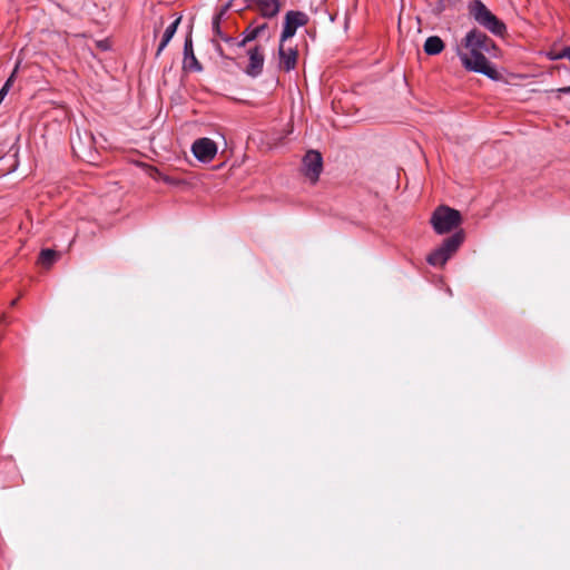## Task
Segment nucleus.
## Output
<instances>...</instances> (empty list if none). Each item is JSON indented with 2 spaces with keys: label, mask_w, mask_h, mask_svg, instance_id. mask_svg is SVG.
<instances>
[{
  "label": "nucleus",
  "mask_w": 570,
  "mask_h": 570,
  "mask_svg": "<svg viewBox=\"0 0 570 570\" xmlns=\"http://www.w3.org/2000/svg\"><path fill=\"white\" fill-rule=\"evenodd\" d=\"M463 48L466 49L469 53L464 52L459 45L455 46V53L466 71L481 73L494 81L501 78L497 68L485 57L484 53L487 52L484 50L475 46Z\"/></svg>",
  "instance_id": "1"
},
{
  "label": "nucleus",
  "mask_w": 570,
  "mask_h": 570,
  "mask_svg": "<svg viewBox=\"0 0 570 570\" xmlns=\"http://www.w3.org/2000/svg\"><path fill=\"white\" fill-rule=\"evenodd\" d=\"M468 12L470 18L492 35L503 37L507 32L505 23L493 14L481 0L470 1Z\"/></svg>",
  "instance_id": "2"
},
{
  "label": "nucleus",
  "mask_w": 570,
  "mask_h": 570,
  "mask_svg": "<svg viewBox=\"0 0 570 570\" xmlns=\"http://www.w3.org/2000/svg\"><path fill=\"white\" fill-rule=\"evenodd\" d=\"M462 222L459 210L445 205H441L434 209L430 218L433 230L438 235L450 233L456 228Z\"/></svg>",
  "instance_id": "3"
},
{
  "label": "nucleus",
  "mask_w": 570,
  "mask_h": 570,
  "mask_svg": "<svg viewBox=\"0 0 570 570\" xmlns=\"http://www.w3.org/2000/svg\"><path fill=\"white\" fill-rule=\"evenodd\" d=\"M307 22L308 16L305 12L299 10H288L284 17L279 42L284 43L286 40L294 37L297 29L304 27Z\"/></svg>",
  "instance_id": "4"
},
{
  "label": "nucleus",
  "mask_w": 570,
  "mask_h": 570,
  "mask_svg": "<svg viewBox=\"0 0 570 570\" xmlns=\"http://www.w3.org/2000/svg\"><path fill=\"white\" fill-rule=\"evenodd\" d=\"M461 46H475L476 48L484 50L489 55H491L492 51L498 49L494 41L478 28H472L465 33L464 38L462 39Z\"/></svg>",
  "instance_id": "5"
},
{
  "label": "nucleus",
  "mask_w": 570,
  "mask_h": 570,
  "mask_svg": "<svg viewBox=\"0 0 570 570\" xmlns=\"http://www.w3.org/2000/svg\"><path fill=\"white\" fill-rule=\"evenodd\" d=\"M191 153L198 161L207 164L215 158L217 145L210 138L203 137L193 142Z\"/></svg>",
  "instance_id": "6"
},
{
  "label": "nucleus",
  "mask_w": 570,
  "mask_h": 570,
  "mask_svg": "<svg viewBox=\"0 0 570 570\" xmlns=\"http://www.w3.org/2000/svg\"><path fill=\"white\" fill-rule=\"evenodd\" d=\"M248 65L244 72L250 78H257L263 73L265 55L262 46L256 45L248 49Z\"/></svg>",
  "instance_id": "7"
},
{
  "label": "nucleus",
  "mask_w": 570,
  "mask_h": 570,
  "mask_svg": "<svg viewBox=\"0 0 570 570\" xmlns=\"http://www.w3.org/2000/svg\"><path fill=\"white\" fill-rule=\"evenodd\" d=\"M305 175L313 179H318L323 169V157L317 150H308L303 158Z\"/></svg>",
  "instance_id": "8"
},
{
  "label": "nucleus",
  "mask_w": 570,
  "mask_h": 570,
  "mask_svg": "<svg viewBox=\"0 0 570 570\" xmlns=\"http://www.w3.org/2000/svg\"><path fill=\"white\" fill-rule=\"evenodd\" d=\"M183 55V69L185 71L200 72L203 70L202 63L194 53L191 33H188L185 38Z\"/></svg>",
  "instance_id": "9"
},
{
  "label": "nucleus",
  "mask_w": 570,
  "mask_h": 570,
  "mask_svg": "<svg viewBox=\"0 0 570 570\" xmlns=\"http://www.w3.org/2000/svg\"><path fill=\"white\" fill-rule=\"evenodd\" d=\"M298 51L296 48H284V43L279 42L278 57L281 60V67L289 72L295 69L297 62Z\"/></svg>",
  "instance_id": "10"
},
{
  "label": "nucleus",
  "mask_w": 570,
  "mask_h": 570,
  "mask_svg": "<svg viewBox=\"0 0 570 570\" xmlns=\"http://www.w3.org/2000/svg\"><path fill=\"white\" fill-rule=\"evenodd\" d=\"M261 17L265 19L275 18L282 9L281 0H257L256 3Z\"/></svg>",
  "instance_id": "11"
},
{
  "label": "nucleus",
  "mask_w": 570,
  "mask_h": 570,
  "mask_svg": "<svg viewBox=\"0 0 570 570\" xmlns=\"http://www.w3.org/2000/svg\"><path fill=\"white\" fill-rule=\"evenodd\" d=\"M453 254L450 253L442 244L433 249L426 257L428 263L431 266L438 267L443 266L451 258Z\"/></svg>",
  "instance_id": "12"
},
{
  "label": "nucleus",
  "mask_w": 570,
  "mask_h": 570,
  "mask_svg": "<svg viewBox=\"0 0 570 570\" xmlns=\"http://www.w3.org/2000/svg\"><path fill=\"white\" fill-rule=\"evenodd\" d=\"M444 47V41L439 36H430L424 41L423 50L428 56H438Z\"/></svg>",
  "instance_id": "13"
},
{
  "label": "nucleus",
  "mask_w": 570,
  "mask_h": 570,
  "mask_svg": "<svg viewBox=\"0 0 570 570\" xmlns=\"http://www.w3.org/2000/svg\"><path fill=\"white\" fill-rule=\"evenodd\" d=\"M464 232L462 229L460 230H456L454 232L451 236H449L448 238H445L443 242H442V245L448 249L450 250V253L454 254L459 248L460 246L462 245V243L464 242Z\"/></svg>",
  "instance_id": "14"
},
{
  "label": "nucleus",
  "mask_w": 570,
  "mask_h": 570,
  "mask_svg": "<svg viewBox=\"0 0 570 570\" xmlns=\"http://www.w3.org/2000/svg\"><path fill=\"white\" fill-rule=\"evenodd\" d=\"M59 257L58 252L51 248H45L40 252L38 262L43 267H50Z\"/></svg>",
  "instance_id": "15"
},
{
  "label": "nucleus",
  "mask_w": 570,
  "mask_h": 570,
  "mask_svg": "<svg viewBox=\"0 0 570 570\" xmlns=\"http://www.w3.org/2000/svg\"><path fill=\"white\" fill-rule=\"evenodd\" d=\"M240 37L242 39L237 42V47L239 48L245 47L247 43L258 38L253 22L245 28V30L240 33Z\"/></svg>",
  "instance_id": "16"
},
{
  "label": "nucleus",
  "mask_w": 570,
  "mask_h": 570,
  "mask_svg": "<svg viewBox=\"0 0 570 570\" xmlns=\"http://www.w3.org/2000/svg\"><path fill=\"white\" fill-rule=\"evenodd\" d=\"M181 21V16H178L165 30L161 39L165 41L170 42V40L174 38L175 33L177 32L178 26Z\"/></svg>",
  "instance_id": "17"
},
{
  "label": "nucleus",
  "mask_w": 570,
  "mask_h": 570,
  "mask_svg": "<svg viewBox=\"0 0 570 570\" xmlns=\"http://www.w3.org/2000/svg\"><path fill=\"white\" fill-rule=\"evenodd\" d=\"M222 20L223 19L219 18V16H213V19H212V30H213V33L216 37H218L219 39L225 35V32L220 28Z\"/></svg>",
  "instance_id": "18"
},
{
  "label": "nucleus",
  "mask_w": 570,
  "mask_h": 570,
  "mask_svg": "<svg viewBox=\"0 0 570 570\" xmlns=\"http://www.w3.org/2000/svg\"><path fill=\"white\" fill-rule=\"evenodd\" d=\"M13 76H14V72L7 79V81L3 83V86L0 89V104L2 102L4 97L7 96L8 91L10 90V87L12 85Z\"/></svg>",
  "instance_id": "19"
},
{
  "label": "nucleus",
  "mask_w": 570,
  "mask_h": 570,
  "mask_svg": "<svg viewBox=\"0 0 570 570\" xmlns=\"http://www.w3.org/2000/svg\"><path fill=\"white\" fill-rule=\"evenodd\" d=\"M551 60L568 59L570 61V46L564 47L560 52L550 57Z\"/></svg>",
  "instance_id": "20"
},
{
  "label": "nucleus",
  "mask_w": 570,
  "mask_h": 570,
  "mask_svg": "<svg viewBox=\"0 0 570 570\" xmlns=\"http://www.w3.org/2000/svg\"><path fill=\"white\" fill-rule=\"evenodd\" d=\"M237 0H229L225 6H223L218 12H216L214 16H219V18L223 19L225 13L234 6H237Z\"/></svg>",
  "instance_id": "21"
},
{
  "label": "nucleus",
  "mask_w": 570,
  "mask_h": 570,
  "mask_svg": "<svg viewBox=\"0 0 570 570\" xmlns=\"http://www.w3.org/2000/svg\"><path fill=\"white\" fill-rule=\"evenodd\" d=\"M455 1L456 0H438L435 4L436 13L443 12L446 9L448 4L454 3Z\"/></svg>",
  "instance_id": "22"
},
{
  "label": "nucleus",
  "mask_w": 570,
  "mask_h": 570,
  "mask_svg": "<svg viewBox=\"0 0 570 570\" xmlns=\"http://www.w3.org/2000/svg\"><path fill=\"white\" fill-rule=\"evenodd\" d=\"M220 40H223L225 43L230 45V46H234V45L237 46V42H238L236 40V38L228 36L226 33L220 38Z\"/></svg>",
  "instance_id": "23"
},
{
  "label": "nucleus",
  "mask_w": 570,
  "mask_h": 570,
  "mask_svg": "<svg viewBox=\"0 0 570 570\" xmlns=\"http://www.w3.org/2000/svg\"><path fill=\"white\" fill-rule=\"evenodd\" d=\"M168 41H165L164 39L160 40L159 45H158V48L156 50V55L155 57L158 58L161 52L165 50V48L168 46Z\"/></svg>",
  "instance_id": "24"
},
{
  "label": "nucleus",
  "mask_w": 570,
  "mask_h": 570,
  "mask_svg": "<svg viewBox=\"0 0 570 570\" xmlns=\"http://www.w3.org/2000/svg\"><path fill=\"white\" fill-rule=\"evenodd\" d=\"M254 28H255L257 37H259L268 28V24L267 23H262V24L256 26Z\"/></svg>",
  "instance_id": "25"
},
{
  "label": "nucleus",
  "mask_w": 570,
  "mask_h": 570,
  "mask_svg": "<svg viewBox=\"0 0 570 570\" xmlns=\"http://www.w3.org/2000/svg\"><path fill=\"white\" fill-rule=\"evenodd\" d=\"M557 91L560 94H570V86L558 88Z\"/></svg>",
  "instance_id": "26"
},
{
  "label": "nucleus",
  "mask_w": 570,
  "mask_h": 570,
  "mask_svg": "<svg viewBox=\"0 0 570 570\" xmlns=\"http://www.w3.org/2000/svg\"><path fill=\"white\" fill-rule=\"evenodd\" d=\"M215 48H216V51L222 56L223 55V49H222L220 45L217 43L215 46Z\"/></svg>",
  "instance_id": "27"
},
{
  "label": "nucleus",
  "mask_w": 570,
  "mask_h": 570,
  "mask_svg": "<svg viewBox=\"0 0 570 570\" xmlns=\"http://www.w3.org/2000/svg\"><path fill=\"white\" fill-rule=\"evenodd\" d=\"M240 6H243V1H239V2L237 3V6H234V7L237 9V8H238V7H240Z\"/></svg>",
  "instance_id": "28"
}]
</instances>
